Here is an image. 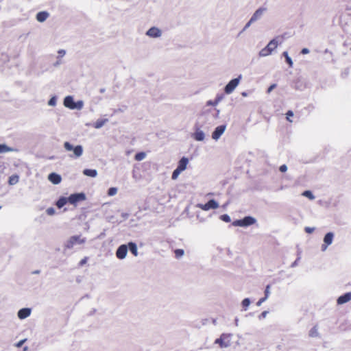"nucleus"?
<instances>
[{"instance_id": "1", "label": "nucleus", "mask_w": 351, "mask_h": 351, "mask_svg": "<svg viewBox=\"0 0 351 351\" xmlns=\"http://www.w3.org/2000/svg\"><path fill=\"white\" fill-rule=\"evenodd\" d=\"M64 106L70 110H80L84 107V101L82 100H78L75 101L73 97L68 95L64 97L63 101Z\"/></svg>"}, {"instance_id": "2", "label": "nucleus", "mask_w": 351, "mask_h": 351, "mask_svg": "<svg viewBox=\"0 0 351 351\" xmlns=\"http://www.w3.org/2000/svg\"><path fill=\"white\" fill-rule=\"evenodd\" d=\"M86 242V238H81L80 235L72 236L64 244L66 249H71L76 244H82Z\"/></svg>"}, {"instance_id": "3", "label": "nucleus", "mask_w": 351, "mask_h": 351, "mask_svg": "<svg viewBox=\"0 0 351 351\" xmlns=\"http://www.w3.org/2000/svg\"><path fill=\"white\" fill-rule=\"evenodd\" d=\"M64 147L66 151H73L75 158H80L83 154V147L82 145H78L73 147L69 142L64 143Z\"/></svg>"}, {"instance_id": "4", "label": "nucleus", "mask_w": 351, "mask_h": 351, "mask_svg": "<svg viewBox=\"0 0 351 351\" xmlns=\"http://www.w3.org/2000/svg\"><path fill=\"white\" fill-rule=\"evenodd\" d=\"M242 79V75H239L237 77L231 80L225 86L224 92L229 95L231 94L237 86L239 85L241 80Z\"/></svg>"}, {"instance_id": "5", "label": "nucleus", "mask_w": 351, "mask_h": 351, "mask_svg": "<svg viewBox=\"0 0 351 351\" xmlns=\"http://www.w3.org/2000/svg\"><path fill=\"white\" fill-rule=\"evenodd\" d=\"M230 334L223 333L219 338L215 341V343L219 344L221 348H228L230 346Z\"/></svg>"}, {"instance_id": "6", "label": "nucleus", "mask_w": 351, "mask_h": 351, "mask_svg": "<svg viewBox=\"0 0 351 351\" xmlns=\"http://www.w3.org/2000/svg\"><path fill=\"white\" fill-rule=\"evenodd\" d=\"M195 132L192 134L191 136L197 141H203L205 139V133L201 130V126L198 123L194 125Z\"/></svg>"}, {"instance_id": "7", "label": "nucleus", "mask_w": 351, "mask_h": 351, "mask_svg": "<svg viewBox=\"0 0 351 351\" xmlns=\"http://www.w3.org/2000/svg\"><path fill=\"white\" fill-rule=\"evenodd\" d=\"M197 207L201 208L203 210L208 211L210 209H216L219 207L218 202L214 199H210L206 204H198Z\"/></svg>"}, {"instance_id": "8", "label": "nucleus", "mask_w": 351, "mask_h": 351, "mask_svg": "<svg viewBox=\"0 0 351 351\" xmlns=\"http://www.w3.org/2000/svg\"><path fill=\"white\" fill-rule=\"evenodd\" d=\"M86 199V195L84 193H73L68 197V201L71 204H76L77 202Z\"/></svg>"}, {"instance_id": "9", "label": "nucleus", "mask_w": 351, "mask_h": 351, "mask_svg": "<svg viewBox=\"0 0 351 351\" xmlns=\"http://www.w3.org/2000/svg\"><path fill=\"white\" fill-rule=\"evenodd\" d=\"M145 34L149 38H158L162 36V31L157 27H152L146 32Z\"/></svg>"}, {"instance_id": "10", "label": "nucleus", "mask_w": 351, "mask_h": 351, "mask_svg": "<svg viewBox=\"0 0 351 351\" xmlns=\"http://www.w3.org/2000/svg\"><path fill=\"white\" fill-rule=\"evenodd\" d=\"M128 245L122 244L117 248L116 251V256L117 258L122 260L124 259L128 254Z\"/></svg>"}, {"instance_id": "11", "label": "nucleus", "mask_w": 351, "mask_h": 351, "mask_svg": "<svg viewBox=\"0 0 351 351\" xmlns=\"http://www.w3.org/2000/svg\"><path fill=\"white\" fill-rule=\"evenodd\" d=\"M226 129V125H221L217 126L212 134V138L214 140L217 141L221 137V136L224 133Z\"/></svg>"}, {"instance_id": "12", "label": "nucleus", "mask_w": 351, "mask_h": 351, "mask_svg": "<svg viewBox=\"0 0 351 351\" xmlns=\"http://www.w3.org/2000/svg\"><path fill=\"white\" fill-rule=\"evenodd\" d=\"M265 11V8H259L258 10H256L252 16V17L250 18L251 22H255L257 20L260 19Z\"/></svg>"}, {"instance_id": "13", "label": "nucleus", "mask_w": 351, "mask_h": 351, "mask_svg": "<svg viewBox=\"0 0 351 351\" xmlns=\"http://www.w3.org/2000/svg\"><path fill=\"white\" fill-rule=\"evenodd\" d=\"M48 180L53 184H58L61 182L62 178L56 173H51L48 176Z\"/></svg>"}, {"instance_id": "14", "label": "nucleus", "mask_w": 351, "mask_h": 351, "mask_svg": "<svg viewBox=\"0 0 351 351\" xmlns=\"http://www.w3.org/2000/svg\"><path fill=\"white\" fill-rule=\"evenodd\" d=\"M31 312V308H23L18 311L17 315L19 319H24L30 315Z\"/></svg>"}, {"instance_id": "15", "label": "nucleus", "mask_w": 351, "mask_h": 351, "mask_svg": "<svg viewBox=\"0 0 351 351\" xmlns=\"http://www.w3.org/2000/svg\"><path fill=\"white\" fill-rule=\"evenodd\" d=\"M351 300V292L346 293L341 295H340L337 299L338 304H343L348 302Z\"/></svg>"}, {"instance_id": "16", "label": "nucleus", "mask_w": 351, "mask_h": 351, "mask_svg": "<svg viewBox=\"0 0 351 351\" xmlns=\"http://www.w3.org/2000/svg\"><path fill=\"white\" fill-rule=\"evenodd\" d=\"M188 164H189V159L186 157L183 156L179 160L176 168H178V169H180L182 171H184L186 169Z\"/></svg>"}, {"instance_id": "17", "label": "nucleus", "mask_w": 351, "mask_h": 351, "mask_svg": "<svg viewBox=\"0 0 351 351\" xmlns=\"http://www.w3.org/2000/svg\"><path fill=\"white\" fill-rule=\"evenodd\" d=\"M256 220L251 216H246L242 219L243 227H247L256 223Z\"/></svg>"}, {"instance_id": "18", "label": "nucleus", "mask_w": 351, "mask_h": 351, "mask_svg": "<svg viewBox=\"0 0 351 351\" xmlns=\"http://www.w3.org/2000/svg\"><path fill=\"white\" fill-rule=\"evenodd\" d=\"M58 56L57 57L58 60H57L56 62H55L53 64V66H55V67H58V66H60L62 63V61L61 58H63L65 56L66 51L64 49H59L58 51Z\"/></svg>"}, {"instance_id": "19", "label": "nucleus", "mask_w": 351, "mask_h": 351, "mask_svg": "<svg viewBox=\"0 0 351 351\" xmlns=\"http://www.w3.org/2000/svg\"><path fill=\"white\" fill-rule=\"evenodd\" d=\"M127 245L128 250H129L134 256H137L138 254L137 245L134 242L130 241Z\"/></svg>"}, {"instance_id": "20", "label": "nucleus", "mask_w": 351, "mask_h": 351, "mask_svg": "<svg viewBox=\"0 0 351 351\" xmlns=\"http://www.w3.org/2000/svg\"><path fill=\"white\" fill-rule=\"evenodd\" d=\"M49 14L46 11H42V12H39L37 13L36 14V20L38 21V22H44L47 20V19L49 17Z\"/></svg>"}, {"instance_id": "21", "label": "nucleus", "mask_w": 351, "mask_h": 351, "mask_svg": "<svg viewBox=\"0 0 351 351\" xmlns=\"http://www.w3.org/2000/svg\"><path fill=\"white\" fill-rule=\"evenodd\" d=\"M17 149L13 147H9L5 144H0V154L7 153L10 152H16Z\"/></svg>"}, {"instance_id": "22", "label": "nucleus", "mask_w": 351, "mask_h": 351, "mask_svg": "<svg viewBox=\"0 0 351 351\" xmlns=\"http://www.w3.org/2000/svg\"><path fill=\"white\" fill-rule=\"evenodd\" d=\"M334 239V233L332 232H328L325 234L324 237V243L327 245H331Z\"/></svg>"}, {"instance_id": "23", "label": "nucleus", "mask_w": 351, "mask_h": 351, "mask_svg": "<svg viewBox=\"0 0 351 351\" xmlns=\"http://www.w3.org/2000/svg\"><path fill=\"white\" fill-rule=\"evenodd\" d=\"M107 122H108V119H99L94 123V128L96 129L101 128Z\"/></svg>"}, {"instance_id": "24", "label": "nucleus", "mask_w": 351, "mask_h": 351, "mask_svg": "<svg viewBox=\"0 0 351 351\" xmlns=\"http://www.w3.org/2000/svg\"><path fill=\"white\" fill-rule=\"evenodd\" d=\"M83 173L88 177L95 178L97 176V171L92 169H85Z\"/></svg>"}, {"instance_id": "25", "label": "nucleus", "mask_w": 351, "mask_h": 351, "mask_svg": "<svg viewBox=\"0 0 351 351\" xmlns=\"http://www.w3.org/2000/svg\"><path fill=\"white\" fill-rule=\"evenodd\" d=\"M223 98V95H217L214 101L209 100L207 101V106H217Z\"/></svg>"}, {"instance_id": "26", "label": "nucleus", "mask_w": 351, "mask_h": 351, "mask_svg": "<svg viewBox=\"0 0 351 351\" xmlns=\"http://www.w3.org/2000/svg\"><path fill=\"white\" fill-rule=\"evenodd\" d=\"M278 41L277 38H274L269 41V43L267 45V47H269L270 50L273 52L278 47Z\"/></svg>"}, {"instance_id": "27", "label": "nucleus", "mask_w": 351, "mask_h": 351, "mask_svg": "<svg viewBox=\"0 0 351 351\" xmlns=\"http://www.w3.org/2000/svg\"><path fill=\"white\" fill-rule=\"evenodd\" d=\"M271 53L272 51L270 50L269 47L266 46L259 51L258 55L260 57H266L271 55Z\"/></svg>"}, {"instance_id": "28", "label": "nucleus", "mask_w": 351, "mask_h": 351, "mask_svg": "<svg viewBox=\"0 0 351 351\" xmlns=\"http://www.w3.org/2000/svg\"><path fill=\"white\" fill-rule=\"evenodd\" d=\"M68 198L64 197H60L58 201L56 202V205L58 208H62L67 202H68Z\"/></svg>"}, {"instance_id": "29", "label": "nucleus", "mask_w": 351, "mask_h": 351, "mask_svg": "<svg viewBox=\"0 0 351 351\" xmlns=\"http://www.w3.org/2000/svg\"><path fill=\"white\" fill-rule=\"evenodd\" d=\"M282 56L285 58L286 62L289 64L290 67L293 66V62L292 61V59L290 58V56L288 54L287 51H284L282 53Z\"/></svg>"}, {"instance_id": "30", "label": "nucleus", "mask_w": 351, "mask_h": 351, "mask_svg": "<svg viewBox=\"0 0 351 351\" xmlns=\"http://www.w3.org/2000/svg\"><path fill=\"white\" fill-rule=\"evenodd\" d=\"M19 178L18 176L16 175H14V176H12L9 178V180H8V183L10 184V185H14L16 184V183H18L19 182Z\"/></svg>"}, {"instance_id": "31", "label": "nucleus", "mask_w": 351, "mask_h": 351, "mask_svg": "<svg viewBox=\"0 0 351 351\" xmlns=\"http://www.w3.org/2000/svg\"><path fill=\"white\" fill-rule=\"evenodd\" d=\"M303 196L308 198L309 199L311 200H313L315 197V195L313 194V193L311 191H304L302 194Z\"/></svg>"}, {"instance_id": "32", "label": "nucleus", "mask_w": 351, "mask_h": 351, "mask_svg": "<svg viewBox=\"0 0 351 351\" xmlns=\"http://www.w3.org/2000/svg\"><path fill=\"white\" fill-rule=\"evenodd\" d=\"M145 156H146L145 153L141 152H138V153L136 154L134 158L137 161H141L145 158Z\"/></svg>"}, {"instance_id": "33", "label": "nucleus", "mask_w": 351, "mask_h": 351, "mask_svg": "<svg viewBox=\"0 0 351 351\" xmlns=\"http://www.w3.org/2000/svg\"><path fill=\"white\" fill-rule=\"evenodd\" d=\"M250 303H251V301H250V298H246L243 300L241 304L244 308V311H246Z\"/></svg>"}, {"instance_id": "34", "label": "nucleus", "mask_w": 351, "mask_h": 351, "mask_svg": "<svg viewBox=\"0 0 351 351\" xmlns=\"http://www.w3.org/2000/svg\"><path fill=\"white\" fill-rule=\"evenodd\" d=\"M318 334V330L316 326L313 327L309 332V335L312 337H317Z\"/></svg>"}, {"instance_id": "35", "label": "nucleus", "mask_w": 351, "mask_h": 351, "mask_svg": "<svg viewBox=\"0 0 351 351\" xmlns=\"http://www.w3.org/2000/svg\"><path fill=\"white\" fill-rule=\"evenodd\" d=\"M182 171L176 168L172 173L171 179L175 180Z\"/></svg>"}, {"instance_id": "36", "label": "nucleus", "mask_w": 351, "mask_h": 351, "mask_svg": "<svg viewBox=\"0 0 351 351\" xmlns=\"http://www.w3.org/2000/svg\"><path fill=\"white\" fill-rule=\"evenodd\" d=\"M174 253H175L176 257L177 258H181L184 255V251L182 249H176L174 251Z\"/></svg>"}, {"instance_id": "37", "label": "nucleus", "mask_w": 351, "mask_h": 351, "mask_svg": "<svg viewBox=\"0 0 351 351\" xmlns=\"http://www.w3.org/2000/svg\"><path fill=\"white\" fill-rule=\"evenodd\" d=\"M117 193V189L116 187H110L108 191V195L109 196H114Z\"/></svg>"}, {"instance_id": "38", "label": "nucleus", "mask_w": 351, "mask_h": 351, "mask_svg": "<svg viewBox=\"0 0 351 351\" xmlns=\"http://www.w3.org/2000/svg\"><path fill=\"white\" fill-rule=\"evenodd\" d=\"M57 103V97L56 96H53L48 101V105L50 106H55Z\"/></svg>"}, {"instance_id": "39", "label": "nucleus", "mask_w": 351, "mask_h": 351, "mask_svg": "<svg viewBox=\"0 0 351 351\" xmlns=\"http://www.w3.org/2000/svg\"><path fill=\"white\" fill-rule=\"evenodd\" d=\"M220 219L225 222H230L231 219L230 217L228 214H223L220 216Z\"/></svg>"}, {"instance_id": "40", "label": "nucleus", "mask_w": 351, "mask_h": 351, "mask_svg": "<svg viewBox=\"0 0 351 351\" xmlns=\"http://www.w3.org/2000/svg\"><path fill=\"white\" fill-rule=\"evenodd\" d=\"M46 213L48 215H53L56 213V210L53 207H49L46 210Z\"/></svg>"}, {"instance_id": "41", "label": "nucleus", "mask_w": 351, "mask_h": 351, "mask_svg": "<svg viewBox=\"0 0 351 351\" xmlns=\"http://www.w3.org/2000/svg\"><path fill=\"white\" fill-rule=\"evenodd\" d=\"M232 225L234 226L243 227L242 219L235 220L234 221H233Z\"/></svg>"}, {"instance_id": "42", "label": "nucleus", "mask_w": 351, "mask_h": 351, "mask_svg": "<svg viewBox=\"0 0 351 351\" xmlns=\"http://www.w3.org/2000/svg\"><path fill=\"white\" fill-rule=\"evenodd\" d=\"M269 294H270V285H267L265 289V297L266 298H268V297L269 296Z\"/></svg>"}, {"instance_id": "43", "label": "nucleus", "mask_w": 351, "mask_h": 351, "mask_svg": "<svg viewBox=\"0 0 351 351\" xmlns=\"http://www.w3.org/2000/svg\"><path fill=\"white\" fill-rule=\"evenodd\" d=\"M286 115H287L286 118H287V121H289V122H292V120L290 119V117L293 116V111L288 110L287 112L286 113Z\"/></svg>"}, {"instance_id": "44", "label": "nucleus", "mask_w": 351, "mask_h": 351, "mask_svg": "<svg viewBox=\"0 0 351 351\" xmlns=\"http://www.w3.org/2000/svg\"><path fill=\"white\" fill-rule=\"evenodd\" d=\"M268 313L269 312L267 311H264L263 312H262L261 314L258 316L259 319L265 318Z\"/></svg>"}, {"instance_id": "45", "label": "nucleus", "mask_w": 351, "mask_h": 351, "mask_svg": "<svg viewBox=\"0 0 351 351\" xmlns=\"http://www.w3.org/2000/svg\"><path fill=\"white\" fill-rule=\"evenodd\" d=\"M315 230V228L314 227H306L305 228V232L308 233V234H311L312 232H313Z\"/></svg>"}, {"instance_id": "46", "label": "nucleus", "mask_w": 351, "mask_h": 351, "mask_svg": "<svg viewBox=\"0 0 351 351\" xmlns=\"http://www.w3.org/2000/svg\"><path fill=\"white\" fill-rule=\"evenodd\" d=\"M279 170L282 173L286 172L287 171V166L286 165H282L280 166Z\"/></svg>"}, {"instance_id": "47", "label": "nucleus", "mask_w": 351, "mask_h": 351, "mask_svg": "<svg viewBox=\"0 0 351 351\" xmlns=\"http://www.w3.org/2000/svg\"><path fill=\"white\" fill-rule=\"evenodd\" d=\"M301 257L300 255H298V257L297 258V259L291 264V267H295L298 265V262L300 260Z\"/></svg>"}, {"instance_id": "48", "label": "nucleus", "mask_w": 351, "mask_h": 351, "mask_svg": "<svg viewBox=\"0 0 351 351\" xmlns=\"http://www.w3.org/2000/svg\"><path fill=\"white\" fill-rule=\"evenodd\" d=\"M267 298H266L265 297H263V298H261V299L257 302L256 305H257L258 306H260L262 304V303H263L264 302H265V301L267 300Z\"/></svg>"}, {"instance_id": "49", "label": "nucleus", "mask_w": 351, "mask_h": 351, "mask_svg": "<svg viewBox=\"0 0 351 351\" xmlns=\"http://www.w3.org/2000/svg\"><path fill=\"white\" fill-rule=\"evenodd\" d=\"M253 22H251V19H250V21L245 24V25L244 26L243 29V31H245L250 25Z\"/></svg>"}, {"instance_id": "50", "label": "nucleus", "mask_w": 351, "mask_h": 351, "mask_svg": "<svg viewBox=\"0 0 351 351\" xmlns=\"http://www.w3.org/2000/svg\"><path fill=\"white\" fill-rule=\"evenodd\" d=\"M328 246H329V245H327L326 243H324L322 245V252L326 251Z\"/></svg>"}, {"instance_id": "51", "label": "nucleus", "mask_w": 351, "mask_h": 351, "mask_svg": "<svg viewBox=\"0 0 351 351\" xmlns=\"http://www.w3.org/2000/svg\"><path fill=\"white\" fill-rule=\"evenodd\" d=\"M87 261V258L85 257L83 259H82L79 263L80 266H82L83 265H84Z\"/></svg>"}, {"instance_id": "52", "label": "nucleus", "mask_w": 351, "mask_h": 351, "mask_svg": "<svg viewBox=\"0 0 351 351\" xmlns=\"http://www.w3.org/2000/svg\"><path fill=\"white\" fill-rule=\"evenodd\" d=\"M301 53H302V54H307V53H309V49H307V48H303V49H302V51H301Z\"/></svg>"}, {"instance_id": "53", "label": "nucleus", "mask_w": 351, "mask_h": 351, "mask_svg": "<svg viewBox=\"0 0 351 351\" xmlns=\"http://www.w3.org/2000/svg\"><path fill=\"white\" fill-rule=\"evenodd\" d=\"M276 84H271L267 89V93H270L275 87H276Z\"/></svg>"}, {"instance_id": "54", "label": "nucleus", "mask_w": 351, "mask_h": 351, "mask_svg": "<svg viewBox=\"0 0 351 351\" xmlns=\"http://www.w3.org/2000/svg\"><path fill=\"white\" fill-rule=\"evenodd\" d=\"M25 341V339H23V340H21L20 341H19L17 343H16V347L19 348L21 346H22V345L23 344V343Z\"/></svg>"}, {"instance_id": "55", "label": "nucleus", "mask_w": 351, "mask_h": 351, "mask_svg": "<svg viewBox=\"0 0 351 351\" xmlns=\"http://www.w3.org/2000/svg\"><path fill=\"white\" fill-rule=\"evenodd\" d=\"M121 217H122L123 218H124L125 219H128V217H129V214H128V213H123L121 214Z\"/></svg>"}, {"instance_id": "56", "label": "nucleus", "mask_w": 351, "mask_h": 351, "mask_svg": "<svg viewBox=\"0 0 351 351\" xmlns=\"http://www.w3.org/2000/svg\"><path fill=\"white\" fill-rule=\"evenodd\" d=\"M40 273V270H34L32 272V274H39Z\"/></svg>"}, {"instance_id": "57", "label": "nucleus", "mask_w": 351, "mask_h": 351, "mask_svg": "<svg viewBox=\"0 0 351 351\" xmlns=\"http://www.w3.org/2000/svg\"><path fill=\"white\" fill-rule=\"evenodd\" d=\"M247 95H248V94H247V92H242V93H241V95H242L243 97H247Z\"/></svg>"}, {"instance_id": "58", "label": "nucleus", "mask_w": 351, "mask_h": 351, "mask_svg": "<svg viewBox=\"0 0 351 351\" xmlns=\"http://www.w3.org/2000/svg\"><path fill=\"white\" fill-rule=\"evenodd\" d=\"M234 322H235V325L238 326L239 319L236 317L235 319H234Z\"/></svg>"}, {"instance_id": "59", "label": "nucleus", "mask_w": 351, "mask_h": 351, "mask_svg": "<svg viewBox=\"0 0 351 351\" xmlns=\"http://www.w3.org/2000/svg\"><path fill=\"white\" fill-rule=\"evenodd\" d=\"M219 114V110H216L215 117H217Z\"/></svg>"}, {"instance_id": "60", "label": "nucleus", "mask_w": 351, "mask_h": 351, "mask_svg": "<svg viewBox=\"0 0 351 351\" xmlns=\"http://www.w3.org/2000/svg\"><path fill=\"white\" fill-rule=\"evenodd\" d=\"M99 92H100L101 93H104L105 92V88H101V89L99 90Z\"/></svg>"}, {"instance_id": "61", "label": "nucleus", "mask_w": 351, "mask_h": 351, "mask_svg": "<svg viewBox=\"0 0 351 351\" xmlns=\"http://www.w3.org/2000/svg\"><path fill=\"white\" fill-rule=\"evenodd\" d=\"M1 208V206H0V209Z\"/></svg>"}]
</instances>
